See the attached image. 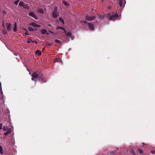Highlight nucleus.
I'll use <instances>...</instances> for the list:
<instances>
[{
    "mask_svg": "<svg viewBox=\"0 0 155 155\" xmlns=\"http://www.w3.org/2000/svg\"><path fill=\"white\" fill-rule=\"evenodd\" d=\"M108 16L109 17L108 18L110 20H114L118 17V15L117 13L111 15L110 13L108 14Z\"/></svg>",
    "mask_w": 155,
    "mask_h": 155,
    "instance_id": "f257e3e1",
    "label": "nucleus"
},
{
    "mask_svg": "<svg viewBox=\"0 0 155 155\" xmlns=\"http://www.w3.org/2000/svg\"><path fill=\"white\" fill-rule=\"evenodd\" d=\"M59 15V13L57 9H55L52 13V16L54 18H56Z\"/></svg>",
    "mask_w": 155,
    "mask_h": 155,
    "instance_id": "f03ea898",
    "label": "nucleus"
},
{
    "mask_svg": "<svg viewBox=\"0 0 155 155\" xmlns=\"http://www.w3.org/2000/svg\"><path fill=\"white\" fill-rule=\"evenodd\" d=\"M38 80L42 82H45L46 81L45 78L44 77L43 75H41L39 77Z\"/></svg>",
    "mask_w": 155,
    "mask_h": 155,
    "instance_id": "7ed1b4c3",
    "label": "nucleus"
},
{
    "mask_svg": "<svg viewBox=\"0 0 155 155\" xmlns=\"http://www.w3.org/2000/svg\"><path fill=\"white\" fill-rule=\"evenodd\" d=\"M95 17L94 16H86V19L88 21H91L94 19Z\"/></svg>",
    "mask_w": 155,
    "mask_h": 155,
    "instance_id": "20e7f679",
    "label": "nucleus"
},
{
    "mask_svg": "<svg viewBox=\"0 0 155 155\" xmlns=\"http://www.w3.org/2000/svg\"><path fill=\"white\" fill-rule=\"evenodd\" d=\"M29 16H30L36 19H38V17L35 15L34 13L33 12H30L28 14Z\"/></svg>",
    "mask_w": 155,
    "mask_h": 155,
    "instance_id": "39448f33",
    "label": "nucleus"
},
{
    "mask_svg": "<svg viewBox=\"0 0 155 155\" xmlns=\"http://www.w3.org/2000/svg\"><path fill=\"white\" fill-rule=\"evenodd\" d=\"M88 25L89 26V28L91 30H93L94 29V25L91 23H87Z\"/></svg>",
    "mask_w": 155,
    "mask_h": 155,
    "instance_id": "423d86ee",
    "label": "nucleus"
},
{
    "mask_svg": "<svg viewBox=\"0 0 155 155\" xmlns=\"http://www.w3.org/2000/svg\"><path fill=\"white\" fill-rule=\"evenodd\" d=\"M7 29L8 31H10L12 30V27L10 26V24L9 22L6 23Z\"/></svg>",
    "mask_w": 155,
    "mask_h": 155,
    "instance_id": "0eeeda50",
    "label": "nucleus"
},
{
    "mask_svg": "<svg viewBox=\"0 0 155 155\" xmlns=\"http://www.w3.org/2000/svg\"><path fill=\"white\" fill-rule=\"evenodd\" d=\"M12 130L10 128H9V129H8L7 131L5 133H4V135H7L8 134H10Z\"/></svg>",
    "mask_w": 155,
    "mask_h": 155,
    "instance_id": "6e6552de",
    "label": "nucleus"
},
{
    "mask_svg": "<svg viewBox=\"0 0 155 155\" xmlns=\"http://www.w3.org/2000/svg\"><path fill=\"white\" fill-rule=\"evenodd\" d=\"M32 76V77L36 78H37L38 77L39 75L38 74V72H35L33 73Z\"/></svg>",
    "mask_w": 155,
    "mask_h": 155,
    "instance_id": "1a4fd4ad",
    "label": "nucleus"
},
{
    "mask_svg": "<svg viewBox=\"0 0 155 155\" xmlns=\"http://www.w3.org/2000/svg\"><path fill=\"white\" fill-rule=\"evenodd\" d=\"M30 25H31L32 26L34 27H39L41 26V25H38L37 24H36V23H35V22L32 23L30 24Z\"/></svg>",
    "mask_w": 155,
    "mask_h": 155,
    "instance_id": "9d476101",
    "label": "nucleus"
},
{
    "mask_svg": "<svg viewBox=\"0 0 155 155\" xmlns=\"http://www.w3.org/2000/svg\"><path fill=\"white\" fill-rule=\"evenodd\" d=\"M66 35L70 37H71L72 39H73L74 37H71V33L70 32H68L66 33Z\"/></svg>",
    "mask_w": 155,
    "mask_h": 155,
    "instance_id": "9b49d317",
    "label": "nucleus"
},
{
    "mask_svg": "<svg viewBox=\"0 0 155 155\" xmlns=\"http://www.w3.org/2000/svg\"><path fill=\"white\" fill-rule=\"evenodd\" d=\"M17 24L16 23H15L14 24V27L13 28V30L14 31V32H15L17 31Z\"/></svg>",
    "mask_w": 155,
    "mask_h": 155,
    "instance_id": "f8f14e48",
    "label": "nucleus"
},
{
    "mask_svg": "<svg viewBox=\"0 0 155 155\" xmlns=\"http://www.w3.org/2000/svg\"><path fill=\"white\" fill-rule=\"evenodd\" d=\"M57 29H60L64 31V33H65L66 31V30L63 27H60V26H57L56 28Z\"/></svg>",
    "mask_w": 155,
    "mask_h": 155,
    "instance_id": "ddd939ff",
    "label": "nucleus"
},
{
    "mask_svg": "<svg viewBox=\"0 0 155 155\" xmlns=\"http://www.w3.org/2000/svg\"><path fill=\"white\" fill-rule=\"evenodd\" d=\"M38 12L41 14H43L44 13V11L41 8L38 9Z\"/></svg>",
    "mask_w": 155,
    "mask_h": 155,
    "instance_id": "4468645a",
    "label": "nucleus"
},
{
    "mask_svg": "<svg viewBox=\"0 0 155 155\" xmlns=\"http://www.w3.org/2000/svg\"><path fill=\"white\" fill-rule=\"evenodd\" d=\"M36 53L39 56H40L41 55V51L39 50H37L36 51Z\"/></svg>",
    "mask_w": 155,
    "mask_h": 155,
    "instance_id": "2eb2a0df",
    "label": "nucleus"
},
{
    "mask_svg": "<svg viewBox=\"0 0 155 155\" xmlns=\"http://www.w3.org/2000/svg\"><path fill=\"white\" fill-rule=\"evenodd\" d=\"M41 32L43 34H45L47 32V31L45 29H43L41 30Z\"/></svg>",
    "mask_w": 155,
    "mask_h": 155,
    "instance_id": "dca6fc26",
    "label": "nucleus"
},
{
    "mask_svg": "<svg viewBox=\"0 0 155 155\" xmlns=\"http://www.w3.org/2000/svg\"><path fill=\"white\" fill-rule=\"evenodd\" d=\"M59 20L60 21L62 22L63 24H64V20L61 17H60L59 18Z\"/></svg>",
    "mask_w": 155,
    "mask_h": 155,
    "instance_id": "f3484780",
    "label": "nucleus"
},
{
    "mask_svg": "<svg viewBox=\"0 0 155 155\" xmlns=\"http://www.w3.org/2000/svg\"><path fill=\"white\" fill-rule=\"evenodd\" d=\"M98 17L100 19H103L104 18V15H101L100 14L98 15Z\"/></svg>",
    "mask_w": 155,
    "mask_h": 155,
    "instance_id": "a211bd4d",
    "label": "nucleus"
},
{
    "mask_svg": "<svg viewBox=\"0 0 155 155\" xmlns=\"http://www.w3.org/2000/svg\"><path fill=\"white\" fill-rule=\"evenodd\" d=\"M54 41L55 42L57 43L58 44H60L61 43V41L58 39H55Z\"/></svg>",
    "mask_w": 155,
    "mask_h": 155,
    "instance_id": "6ab92c4d",
    "label": "nucleus"
},
{
    "mask_svg": "<svg viewBox=\"0 0 155 155\" xmlns=\"http://www.w3.org/2000/svg\"><path fill=\"white\" fill-rule=\"evenodd\" d=\"M0 153L2 154L3 153V151L2 147L0 146Z\"/></svg>",
    "mask_w": 155,
    "mask_h": 155,
    "instance_id": "aec40b11",
    "label": "nucleus"
},
{
    "mask_svg": "<svg viewBox=\"0 0 155 155\" xmlns=\"http://www.w3.org/2000/svg\"><path fill=\"white\" fill-rule=\"evenodd\" d=\"M8 129V127H6L5 126H4L3 127V130L4 131H5L7 130Z\"/></svg>",
    "mask_w": 155,
    "mask_h": 155,
    "instance_id": "412c9836",
    "label": "nucleus"
},
{
    "mask_svg": "<svg viewBox=\"0 0 155 155\" xmlns=\"http://www.w3.org/2000/svg\"><path fill=\"white\" fill-rule=\"evenodd\" d=\"M25 3L23 2H21L19 3V5L20 6H24Z\"/></svg>",
    "mask_w": 155,
    "mask_h": 155,
    "instance_id": "4be33fe9",
    "label": "nucleus"
},
{
    "mask_svg": "<svg viewBox=\"0 0 155 155\" xmlns=\"http://www.w3.org/2000/svg\"><path fill=\"white\" fill-rule=\"evenodd\" d=\"M29 31H33L35 30V29H33L32 28L29 27L28 28Z\"/></svg>",
    "mask_w": 155,
    "mask_h": 155,
    "instance_id": "5701e85b",
    "label": "nucleus"
},
{
    "mask_svg": "<svg viewBox=\"0 0 155 155\" xmlns=\"http://www.w3.org/2000/svg\"><path fill=\"white\" fill-rule=\"evenodd\" d=\"M63 2L65 5L66 6H68L69 5L68 3L67 2L63 1Z\"/></svg>",
    "mask_w": 155,
    "mask_h": 155,
    "instance_id": "b1692460",
    "label": "nucleus"
},
{
    "mask_svg": "<svg viewBox=\"0 0 155 155\" xmlns=\"http://www.w3.org/2000/svg\"><path fill=\"white\" fill-rule=\"evenodd\" d=\"M122 0H120L119 4L120 7H121L122 5Z\"/></svg>",
    "mask_w": 155,
    "mask_h": 155,
    "instance_id": "393cba45",
    "label": "nucleus"
},
{
    "mask_svg": "<svg viewBox=\"0 0 155 155\" xmlns=\"http://www.w3.org/2000/svg\"><path fill=\"white\" fill-rule=\"evenodd\" d=\"M23 6L24 8L27 9H28L29 8V6L28 4H26L25 5H24Z\"/></svg>",
    "mask_w": 155,
    "mask_h": 155,
    "instance_id": "a878e982",
    "label": "nucleus"
},
{
    "mask_svg": "<svg viewBox=\"0 0 155 155\" xmlns=\"http://www.w3.org/2000/svg\"><path fill=\"white\" fill-rule=\"evenodd\" d=\"M138 150H139V153H140L142 154V153H143V150H141V149H138Z\"/></svg>",
    "mask_w": 155,
    "mask_h": 155,
    "instance_id": "bb28decb",
    "label": "nucleus"
},
{
    "mask_svg": "<svg viewBox=\"0 0 155 155\" xmlns=\"http://www.w3.org/2000/svg\"><path fill=\"white\" fill-rule=\"evenodd\" d=\"M81 23H82V24H83V23L84 24H87V23L85 21H81Z\"/></svg>",
    "mask_w": 155,
    "mask_h": 155,
    "instance_id": "cd10ccee",
    "label": "nucleus"
},
{
    "mask_svg": "<svg viewBox=\"0 0 155 155\" xmlns=\"http://www.w3.org/2000/svg\"><path fill=\"white\" fill-rule=\"evenodd\" d=\"M19 2V0H18V1H16L15 2H14V4H15V5H17L18 4V3Z\"/></svg>",
    "mask_w": 155,
    "mask_h": 155,
    "instance_id": "c85d7f7f",
    "label": "nucleus"
},
{
    "mask_svg": "<svg viewBox=\"0 0 155 155\" xmlns=\"http://www.w3.org/2000/svg\"><path fill=\"white\" fill-rule=\"evenodd\" d=\"M2 124L0 123V130L2 129Z\"/></svg>",
    "mask_w": 155,
    "mask_h": 155,
    "instance_id": "c756f323",
    "label": "nucleus"
},
{
    "mask_svg": "<svg viewBox=\"0 0 155 155\" xmlns=\"http://www.w3.org/2000/svg\"><path fill=\"white\" fill-rule=\"evenodd\" d=\"M31 40L29 39L28 41V43H31Z\"/></svg>",
    "mask_w": 155,
    "mask_h": 155,
    "instance_id": "7c9ffc66",
    "label": "nucleus"
},
{
    "mask_svg": "<svg viewBox=\"0 0 155 155\" xmlns=\"http://www.w3.org/2000/svg\"><path fill=\"white\" fill-rule=\"evenodd\" d=\"M3 34H6L7 32L6 31H3Z\"/></svg>",
    "mask_w": 155,
    "mask_h": 155,
    "instance_id": "2f4dec72",
    "label": "nucleus"
},
{
    "mask_svg": "<svg viewBox=\"0 0 155 155\" xmlns=\"http://www.w3.org/2000/svg\"><path fill=\"white\" fill-rule=\"evenodd\" d=\"M26 32L25 33V34L27 35H28V31L27 30H26Z\"/></svg>",
    "mask_w": 155,
    "mask_h": 155,
    "instance_id": "473e14b6",
    "label": "nucleus"
},
{
    "mask_svg": "<svg viewBox=\"0 0 155 155\" xmlns=\"http://www.w3.org/2000/svg\"><path fill=\"white\" fill-rule=\"evenodd\" d=\"M35 78H34L33 77H32V78H31V79L33 81H35Z\"/></svg>",
    "mask_w": 155,
    "mask_h": 155,
    "instance_id": "72a5a7b5",
    "label": "nucleus"
},
{
    "mask_svg": "<svg viewBox=\"0 0 155 155\" xmlns=\"http://www.w3.org/2000/svg\"><path fill=\"white\" fill-rule=\"evenodd\" d=\"M49 32L50 33H51V34H54V33L53 32L51 31H49Z\"/></svg>",
    "mask_w": 155,
    "mask_h": 155,
    "instance_id": "f704fd0d",
    "label": "nucleus"
},
{
    "mask_svg": "<svg viewBox=\"0 0 155 155\" xmlns=\"http://www.w3.org/2000/svg\"><path fill=\"white\" fill-rule=\"evenodd\" d=\"M45 34H46V35H49V33L47 32Z\"/></svg>",
    "mask_w": 155,
    "mask_h": 155,
    "instance_id": "c9c22d12",
    "label": "nucleus"
},
{
    "mask_svg": "<svg viewBox=\"0 0 155 155\" xmlns=\"http://www.w3.org/2000/svg\"><path fill=\"white\" fill-rule=\"evenodd\" d=\"M48 25L49 26H51V25H50V24H49V25Z\"/></svg>",
    "mask_w": 155,
    "mask_h": 155,
    "instance_id": "e433bc0d",
    "label": "nucleus"
},
{
    "mask_svg": "<svg viewBox=\"0 0 155 155\" xmlns=\"http://www.w3.org/2000/svg\"><path fill=\"white\" fill-rule=\"evenodd\" d=\"M0 86L1 87V83H0Z\"/></svg>",
    "mask_w": 155,
    "mask_h": 155,
    "instance_id": "4c0bfd02",
    "label": "nucleus"
},
{
    "mask_svg": "<svg viewBox=\"0 0 155 155\" xmlns=\"http://www.w3.org/2000/svg\"><path fill=\"white\" fill-rule=\"evenodd\" d=\"M2 25H3V26H4V23H3Z\"/></svg>",
    "mask_w": 155,
    "mask_h": 155,
    "instance_id": "58836bf2",
    "label": "nucleus"
},
{
    "mask_svg": "<svg viewBox=\"0 0 155 155\" xmlns=\"http://www.w3.org/2000/svg\"><path fill=\"white\" fill-rule=\"evenodd\" d=\"M55 62H57V61H56V60L55 61Z\"/></svg>",
    "mask_w": 155,
    "mask_h": 155,
    "instance_id": "ea45409f",
    "label": "nucleus"
},
{
    "mask_svg": "<svg viewBox=\"0 0 155 155\" xmlns=\"http://www.w3.org/2000/svg\"><path fill=\"white\" fill-rule=\"evenodd\" d=\"M32 41V42H34V41Z\"/></svg>",
    "mask_w": 155,
    "mask_h": 155,
    "instance_id": "a19ab883",
    "label": "nucleus"
}]
</instances>
